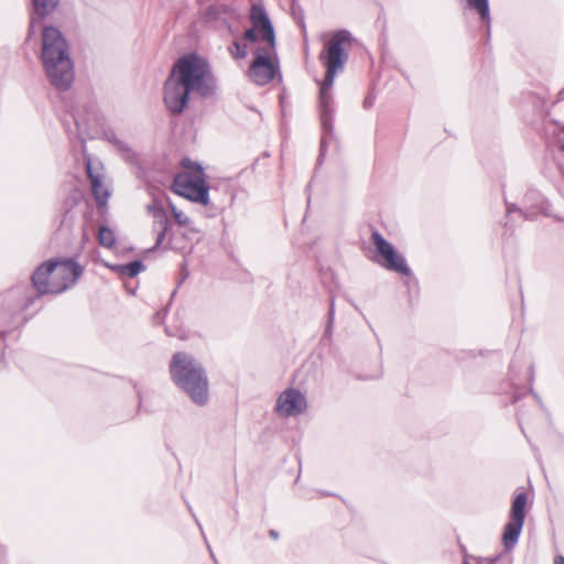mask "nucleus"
I'll return each mask as SVG.
<instances>
[{"instance_id": "1", "label": "nucleus", "mask_w": 564, "mask_h": 564, "mask_svg": "<svg viewBox=\"0 0 564 564\" xmlns=\"http://www.w3.org/2000/svg\"><path fill=\"white\" fill-rule=\"evenodd\" d=\"M58 3L59 0H32L34 13L30 19L29 37L37 29L42 31L41 61L45 74L52 86L65 91L74 80V65L67 41L57 28L42 25V19L51 14Z\"/></svg>"}, {"instance_id": "2", "label": "nucleus", "mask_w": 564, "mask_h": 564, "mask_svg": "<svg viewBox=\"0 0 564 564\" xmlns=\"http://www.w3.org/2000/svg\"><path fill=\"white\" fill-rule=\"evenodd\" d=\"M215 90L216 79L209 62L195 53H189L174 63L164 83L163 100L171 113L181 115L192 93L208 97Z\"/></svg>"}, {"instance_id": "3", "label": "nucleus", "mask_w": 564, "mask_h": 564, "mask_svg": "<svg viewBox=\"0 0 564 564\" xmlns=\"http://www.w3.org/2000/svg\"><path fill=\"white\" fill-rule=\"evenodd\" d=\"M173 382L188 394L193 402L204 405L208 401V379L202 364L193 356L180 351L170 362Z\"/></svg>"}, {"instance_id": "4", "label": "nucleus", "mask_w": 564, "mask_h": 564, "mask_svg": "<svg viewBox=\"0 0 564 564\" xmlns=\"http://www.w3.org/2000/svg\"><path fill=\"white\" fill-rule=\"evenodd\" d=\"M34 297L26 285L0 294V361L4 354L7 336L23 324L22 312L32 305Z\"/></svg>"}, {"instance_id": "5", "label": "nucleus", "mask_w": 564, "mask_h": 564, "mask_svg": "<svg viewBox=\"0 0 564 564\" xmlns=\"http://www.w3.org/2000/svg\"><path fill=\"white\" fill-rule=\"evenodd\" d=\"M183 165L191 172H182L175 175L172 183V191L191 202L209 205V186L205 181L202 165L184 160Z\"/></svg>"}, {"instance_id": "6", "label": "nucleus", "mask_w": 564, "mask_h": 564, "mask_svg": "<svg viewBox=\"0 0 564 564\" xmlns=\"http://www.w3.org/2000/svg\"><path fill=\"white\" fill-rule=\"evenodd\" d=\"M352 41L351 34L347 30L336 31L329 41L325 43L324 51L319 55V59L324 61L326 66L327 82L335 79L338 70L344 68L348 61V54L345 51Z\"/></svg>"}, {"instance_id": "7", "label": "nucleus", "mask_w": 564, "mask_h": 564, "mask_svg": "<svg viewBox=\"0 0 564 564\" xmlns=\"http://www.w3.org/2000/svg\"><path fill=\"white\" fill-rule=\"evenodd\" d=\"M52 294H59L73 286L83 274V267L72 258L48 260Z\"/></svg>"}, {"instance_id": "8", "label": "nucleus", "mask_w": 564, "mask_h": 564, "mask_svg": "<svg viewBox=\"0 0 564 564\" xmlns=\"http://www.w3.org/2000/svg\"><path fill=\"white\" fill-rule=\"evenodd\" d=\"M250 22L252 26L245 31L243 40L257 42L259 37L268 42L271 50L275 47V34L273 25L261 4H252L250 10Z\"/></svg>"}, {"instance_id": "9", "label": "nucleus", "mask_w": 564, "mask_h": 564, "mask_svg": "<svg viewBox=\"0 0 564 564\" xmlns=\"http://www.w3.org/2000/svg\"><path fill=\"white\" fill-rule=\"evenodd\" d=\"M527 502L528 497L525 492H519L513 498L510 520L506 524L502 534V542L507 550L513 549L519 540L524 523Z\"/></svg>"}, {"instance_id": "10", "label": "nucleus", "mask_w": 564, "mask_h": 564, "mask_svg": "<svg viewBox=\"0 0 564 564\" xmlns=\"http://www.w3.org/2000/svg\"><path fill=\"white\" fill-rule=\"evenodd\" d=\"M334 80H330L329 84L327 82V77L321 83L319 86V96H318V105H319V119L321 126L324 132L321 141V155L323 156L325 147H326V134L333 133V113L335 110L334 106V97L332 94Z\"/></svg>"}, {"instance_id": "11", "label": "nucleus", "mask_w": 564, "mask_h": 564, "mask_svg": "<svg viewBox=\"0 0 564 564\" xmlns=\"http://www.w3.org/2000/svg\"><path fill=\"white\" fill-rule=\"evenodd\" d=\"M372 242L377 247L379 254L384 259V267L390 271L409 276L411 270L406 264L405 258L399 254L393 246L388 242L380 232L373 231L371 235Z\"/></svg>"}, {"instance_id": "12", "label": "nucleus", "mask_w": 564, "mask_h": 564, "mask_svg": "<svg viewBox=\"0 0 564 564\" xmlns=\"http://www.w3.org/2000/svg\"><path fill=\"white\" fill-rule=\"evenodd\" d=\"M307 408L305 395L297 389L289 388L278 398L275 411L279 415L289 417L302 414Z\"/></svg>"}, {"instance_id": "13", "label": "nucleus", "mask_w": 564, "mask_h": 564, "mask_svg": "<svg viewBox=\"0 0 564 564\" xmlns=\"http://www.w3.org/2000/svg\"><path fill=\"white\" fill-rule=\"evenodd\" d=\"M249 77L257 85L263 86L274 78V66L270 59V52L265 47L256 51L253 62L249 67Z\"/></svg>"}, {"instance_id": "14", "label": "nucleus", "mask_w": 564, "mask_h": 564, "mask_svg": "<svg viewBox=\"0 0 564 564\" xmlns=\"http://www.w3.org/2000/svg\"><path fill=\"white\" fill-rule=\"evenodd\" d=\"M148 213L152 216V231L155 234V245L153 249L162 246L170 230V220L163 206L154 199L147 206Z\"/></svg>"}, {"instance_id": "15", "label": "nucleus", "mask_w": 564, "mask_h": 564, "mask_svg": "<svg viewBox=\"0 0 564 564\" xmlns=\"http://www.w3.org/2000/svg\"><path fill=\"white\" fill-rule=\"evenodd\" d=\"M234 10L225 3H215L206 8L204 21L216 30L229 29Z\"/></svg>"}, {"instance_id": "16", "label": "nucleus", "mask_w": 564, "mask_h": 564, "mask_svg": "<svg viewBox=\"0 0 564 564\" xmlns=\"http://www.w3.org/2000/svg\"><path fill=\"white\" fill-rule=\"evenodd\" d=\"M87 176L90 181L94 198L99 207L106 206L110 192L102 183V175L96 172L90 158H86Z\"/></svg>"}, {"instance_id": "17", "label": "nucleus", "mask_w": 564, "mask_h": 564, "mask_svg": "<svg viewBox=\"0 0 564 564\" xmlns=\"http://www.w3.org/2000/svg\"><path fill=\"white\" fill-rule=\"evenodd\" d=\"M50 270L48 261H46L39 265L32 274V284L39 295L52 294Z\"/></svg>"}, {"instance_id": "18", "label": "nucleus", "mask_w": 564, "mask_h": 564, "mask_svg": "<svg viewBox=\"0 0 564 564\" xmlns=\"http://www.w3.org/2000/svg\"><path fill=\"white\" fill-rule=\"evenodd\" d=\"M113 271H116L121 276L134 278L140 272L145 270V267L141 260H134L127 264H117L111 267Z\"/></svg>"}, {"instance_id": "19", "label": "nucleus", "mask_w": 564, "mask_h": 564, "mask_svg": "<svg viewBox=\"0 0 564 564\" xmlns=\"http://www.w3.org/2000/svg\"><path fill=\"white\" fill-rule=\"evenodd\" d=\"M106 139L112 143L117 150L122 154L124 160L129 162H133L135 159V153L130 149V147L122 140L118 138V135L115 132H107Z\"/></svg>"}, {"instance_id": "20", "label": "nucleus", "mask_w": 564, "mask_h": 564, "mask_svg": "<svg viewBox=\"0 0 564 564\" xmlns=\"http://www.w3.org/2000/svg\"><path fill=\"white\" fill-rule=\"evenodd\" d=\"M469 9L476 11L481 21L487 24L489 28L490 24V9H489V0H466Z\"/></svg>"}, {"instance_id": "21", "label": "nucleus", "mask_w": 564, "mask_h": 564, "mask_svg": "<svg viewBox=\"0 0 564 564\" xmlns=\"http://www.w3.org/2000/svg\"><path fill=\"white\" fill-rule=\"evenodd\" d=\"M98 241L105 248H113L116 245V236L113 230L107 226H100L98 231Z\"/></svg>"}, {"instance_id": "22", "label": "nucleus", "mask_w": 564, "mask_h": 564, "mask_svg": "<svg viewBox=\"0 0 564 564\" xmlns=\"http://www.w3.org/2000/svg\"><path fill=\"white\" fill-rule=\"evenodd\" d=\"M72 118L78 132V137L82 139L83 143H85L84 135L88 133L86 120L79 115H72Z\"/></svg>"}, {"instance_id": "23", "label": "nucleus", "mask_w": 564, "mask_h": 564, "mask_svg": "<svg viewBox=\"0 0 564 564\" xmlns=\"http://www.w3.org/2000/svg\"><path fill=\"white\" fill-rule=\"evenodd\" d=\"M170 206L172 210V216L180 226H188L191 224V219L187 215H185L182 210L177 209L174 205L170 204Z\"/></svg>"}, {"instance_id": "24", "label": "nucleus", "mask_w": 564, "mask_h": 564, "mask_svg": "<svg viewBox=\"0 0 564 564\" xmlns=\"http://www.w3.org/2000/svg\"><path fill=\"white\" fill-rule=\"evenodd\" d=\"M229 52L236 59L243 58L247 56V46L240 44L238 41H235L229 47Z\"/></svg>"}, {"instance_id": "25", "label": "nucleus", "mask_w": 564, "mask_h": 564, "mask_svg": "<svg viewBox=\"0 0 564 564\" xmlns=\"http://www.w3.org/2000/svg\"><path fill=\"white\" fill-rule=\"evenodd\" d=\"M334 318H335V302H334V299H332L330 304H329V311H328V322H327V326H326V330H325L326 336H332Z\"/></svg>"}, {"instance_id": "26", "label": "nucleus", "mask_w": 564, "mask_h": 564, "mask_svg": "<svg viewBox=\"0 0 564 564\" xmlns=\"http://www.w3.org/2000/svg\"><path fill=\"white\" fill-rule=\"evenodd\" d=\"M291 9L294 18H299L303 22V11L297 4V0H292Z\"/></svg>"}, {"instance_id": "27", "label": "nucleus", "mask_w": 564, "mask_h": 564, "mask_svg": "<svg viewBox=\"0 0 564 564\" xmlns=\"http://www.w3.org/2000/svg\"><path fill=\"white\" fill-rule=\"evenodd\" d=\"M513 213H518L521 217L525 218V214L514 204H507V214L510 215Z\"/></svg>"}, {"instance_id": "28", "label": "nucleus", "mask_w": 564, "mask_h": 564, "mask_svg": "<svg viewBox=\"0 0 564 564\" xmlns=\"http://www.w3.org/2000/svg\"><path fill=\"white\" fill-rule=\"evenodd\" d=\"M373 102H375V98H373V97H371V96H367V97L365 98V100H364V107H365L366 109L371 108V107L373 106Z\"/></svg>"}, {"instance_id": "29", "label": "nucleus", "mask_w": 564, "mask_h": 564, "mask_svg": "<svg viewBox=\"0 0 564 564\" xmlns=\"http://www.w3.org/2000/svg\"><path fill=\"white\" fill-rule=\"evenodd\" d=\"M269 534L273 540H278L279 538V533L274 530H270Z\"/></svg>"}, {"instance_id": "30", "label": "nucleus", "mask_w": 564, "mask_h": 564, "mask_svg": "<svg viewBox=\"0 0 564 564\" xmlns=\"http://www.w3.org/2000/svg\"><path fill=\"white\" fill-rule=\"evenodd\" d=\"M555 564H564V556H556L555 557V561H554Z\"/></svg>"}, {"instance_id": "31", "label": "nucleus", "mask_w": 564, "mask_h": 564, "mask_svg": "<svg viewBox=\"0 0 564 564\" xmlns=\"http://www.w3.org/2000/svg\"><path fill=\"white\" fill-rule=\"evenodd\" d=\"M557 99L558 100H564V87L560 90V93L557 95Z\"/></svg>"}, {"instance_id": "32", "label": "nucleus", "mask_w": 564, "mask_h": 564, "mask_svg": "<svg viewBox=\"0 0 564 564\" xmlns=\"http://www.w3.org/2000/svg\"><path fill=\"white\" fill-rule=\"evenodd\" d=\"M64 127H65V129H66V131H67L68 133H73V131H72V129H70V126H69V123H68L67 121H64Z\"/></svg>"}, {"instance_id": "33", "label": "nucleus", "mask_w": 564, "mask_h": 564, "mask_svg": "<svg viewBox=\"0 0 564 564\" xmlns=\"http://www.w3.org/2000/svg\"><path fill=\"white\" fill-rule=\"evenodd\" d=\"M210 556L213 557V560H214L215 564H218V561H217V558L215 557V555H214V553H213V551H212V550H210Z\"/></svg>"}, {"instance_id": "34", "label": "nucleus", "mask_w": 564, "mask_h": 564, "mask_svg": "<svg viewBox=\"0 0 564 564\" xmlns=\"http://www.w3.org/2000/svg\"><path fill=\"white\" fill-rule=\"evenodd\" d=\"M530 375H531V379L533 378V366H530Z\"/></svg>"}, {"instance_id": "35", "label": "nucleus", "mask_w": 564, "mask_h": 564, "mask_svg": "<svg viewBox=\"0 0 564 564\" xmlns=\"http://www.w3.org/2000/svg\"><path fill=\"white\" fill-rule=\"evenodd\" d=\"M206 1H207V0H200V2H202V3H203V2H206Z\"/></svg>"}, {"instance_id": "36", "label": "nucleus", "mask_w": 564, "mask_h": 564, "mask_svg": "<svg viewBox=\"0 0 564 564\" xmlns=\"http://www.w3.org/2000/svg\"><path fill=\"white\" fill-rule=\"evenodd\" d=\"M464 564H470V563H468V562H464Z\"/></svg>"}]
</instances>
